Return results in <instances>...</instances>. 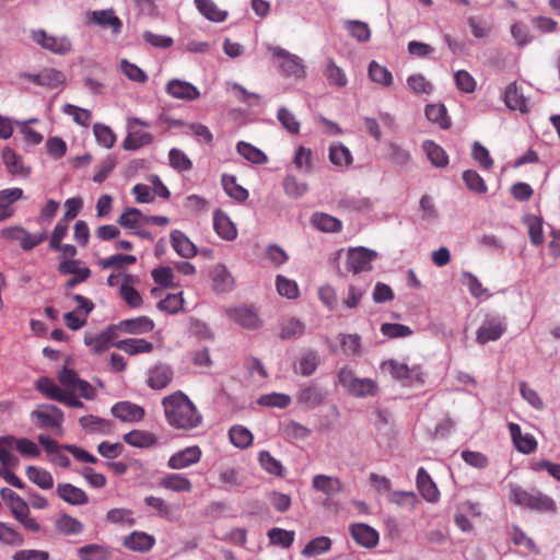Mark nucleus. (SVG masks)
<instances>
[{
    "mask_svg": "<svg viewBox=\"0 0 560 560\" xmlns=\"http://www.w3.org/2000/svg\"><path fill=\"white\" fill-rule=\"evenodd\" d=\"M425 117L442 129L451 128L452 121L447 115V109L443 104H429L425 106Z\"/></svg>",
    "mask_w": 560,
    "mask_h": 560,
    "instance_id": "c9c22d12",
    "label": "nucleus"
},
{
    "mask_svg": "<svg viewBox=\"0 0 560 560\" xmlns=\"http://www.w3.org/2000/svg\"><path fill=\"white\" fill-rule=\"evenodd\" d=\"M89 24H96L102 27H109L114 34L121 31L122 22L115 14L113 9L92 11L86 14Z\"/></svg>",
    "mask_w": 560,
    "mask_h": 560,
    "instance_id": "f3484780",
    "label": "nucleus"
},
{
    "mask_svg": "<svg viewBox=\"0 0 560 560\" xmlns=\"http://www.w3.org/2000/svg\"><path fill=\"white\" fill-rule=\"evenodd\" d=\"M32 38L43 48L55 54L65 55L71 50V42L67 37H55L45 31L38 30L32 33Z\"/></svg>",
    "mask_w": 560,
    "mask_h": 560,
    "instance_id": "f8f14e48",
    "label": "nucleus"
},
{
    "mask_svg": "<svg viewBox=\"0 0 560 560\" xmlns=\"http://www.w3.org/2000/svg\"><path fill=\"white\" fill-rule=\"evenodd\" d=\"M161 488L175 492H189L192 488L191 481L180 474H167L159 481Z\"/></svg>",
    "mask_w": 560,
    "mask_h": 560,
    "instance_id": "2f4dec72",
    "label": "nucleus"
},
{
    "mask_svg": "<svg viewBox=\"0 0 560 560\" xmlns=\"http://www.w3.org/2000/svg\"><path fill=\"white\" fill-rule=\"evenodd\" d=\"M339 383L355 397L374 396L377 393V384L372 378L355 377L349 368H342L338 373Z\"/></svg>",
    "mask_w": 560,
    "mask_h": 560,
    "instance_id": "7ed1b4c3",
    "label": "nucleus"
},
{
    "mask_svg": "<svg viewBox=\"0 0 560 560\" xmlns=\"http://www.w3.org/2000/svg\"><path fill=\"white\" fill-rule=\"evenodd\" d=\"M26 476L33 483L44 490H48L54 487V478L51 474L42 467L28 466L26 468Z\"/></svg>",
    "mask_w": 560,
    "mask_h": 560,
    "instance_id": "49530a36",
    "label": "nucleus"
},
{
    "mask_svg": "<svg viewBox=\"0 0 560 560\" xmlns=\"http://www.w3.org/2000/svg\"><path fill=\"white\" fill-rule=\"evenodd\" d=\"M260 467L269 475L284 477L285 468L280 460L276 459L268 451H260L258 454Z\"/></svg>",
    "mask_w": 560,
    "mask_h": 560,
    "instance_id": "a18cd8bd",
    "label": "nucleus"
},
{
    "mask_svg": "<svg viewBox=\"0 0 560 560\" xmlns=\"http://www.w3.org/2000/svg\"><path fill=\"white\" fill-rule=\"evenodd\" d=\"M463 180L466 186L477 194L487 192V185L483 178L474 170H467L463 173Z\"/></svg>",
    "mask_w": 560,
    "mask_h": 560,
    "instance_id": "774afa93",
    "label": "nucleus"
},
{
    "mask_svg": "<svg viewBox=\"0 0 560 560\" xmlns=\"http://www.w3.org/2000/svg\"><path fill=\"white\" fill-rule=\"evenodd\" d=\"M369 77L373 82L385 88H388L393 84L392 72L386 67L374 60L369 65Z\"/></svg>",
    "mask_w": 560,
    "mask_h": 560,
    "instance_id": "09e8293b",
    "label": "nucleus"
},
{
    "mask_svg": "<svg viewBox=\"0 0 560 560\" xmlns=\"http://www.w3.org/2000/svg\"><path fill=\"white\" fill-rule=\"evenodd\" d=\"M79 422L83 429L93 433L97 432L102 434H108L114 429V424L109 420L92 415L81 417Z\"/></svg>",
    "mask_w": 560,
    "mask_h": 560,
    "instance_id": "4c0bfd02",
    "label": "nucleus"
},
{
    "mask_svg": "<svg viewBox=\"0 0 560 560\" xmlns=\"http://www.w3.org/2000/svg\"><path fill=\"white\" fill-rule=\"evenodd\" d=\"M114 346L130 355L149 353L153 350V343L144 339H125L116 342Z\"/></svg>",
    "mask_w": 560,
    "mask_h": 560,
    "instance_id": "a19ab883",
    "label": "nucleus"
},
{
    "mask_svg": "<svg viewBox=\"0 0 560 560\" xmlns=\"http://www.w3.org/2000/svg\"><path fill=\"white\" fill-rule=\"evenodd\" d=\"M57 494L72 505H83L89 502L85 491L71 483H59L57 486Z\"/></svg>",
    "mask_w": 560,
    "mask_h": 560,
    "instance_id": "a878e982",
    "label": "nucleus"
},
{
    "mask_svg": "<svg viewBox=\"0 0 560 560\" xmlns=\"http://www.w3.org/2000/svg\"><path fill=\"white\" fill-rule=\"evenodd\" d=\"M15 438L12 435L0 436V463L2 469L16 468L20 464L19 458L12 454Z\"/></svg>",
    "mask_w": 560,
    "mask_h": 560,
    "instance_id": "7c9ffc66",
    "label": "nucleus"
},
{
    "mask_svg": "<svg viewBox=\"0 0 560 560\" xmlns=\"http://www.w3.org/2000/svg\"><path fill=\"white\" fill-rule=\"evenodd\" d=\"M213 229L225 241H233L237 236V230L230 217L218 209L213 212Z\"/></svg>",
    "mask_w": 560,
    "mask_h": 560,
    "instance_id": "4be33fe9",
    "label": "nucleus"
},
{
    "mask_svg": "<svg viewBox=\"0 0 560 560\" xmlns=\"http://www.w3.org/2000/svg\"><path fill=\"white\" fill-rule=\"evenodd\" d=\"M56 529L67 536L79 535L83 532V524L68 514L60 515L55 522Z\"/></svg>",
    "mask_w": 560,
    "mask_h": 560,
    "instance_id": "de8ad7c7",
    "label": "nucleus"
},
{
    "mask_svg": "<svg viewBox=\"0 0 560 560\" xmlns=\"http://www.w3.org/2000/svg\"><path fill=\"white\" fill-rule=\"evenodd\" d=\"M509 430L516 450L523 454H532L537 448V441L532 434H523L517 423L510 422Z\"/></svg>",
    "mask_w": 560,
    "mask_h": 560,
    "instance_id": "412c9836",
    "label": "nucleus"
},
{
    "mask_svg": "<svg viewBox=\"0 0 560 560\" xmlns=\"http://www.w3.org/2000/svg\"><path fill=\"white\" fill-rule=\"evenodd\" d=\"M294 532L293 530H285L282 528H271L268 532L269 540L272 545H278L283 548H289L294 541Z\"/></svg>",
    "mask_w": 560,
    "mask_h": 560,
    "instance_id": "e2e57ef3",
    "label": "nucleus"
},
{
    "mask_svg": "<svg viewBox=\"0 0 560 560\" xmlns=\"http://www.w3.org/2000/svg\"><path fill=\"white\" fill-rule=\"evenodd\" d=\"M277 118L282 127L292 135L300 132L301 124L295 115L285 107H280L277 113Z\"/></svg>",
    "mask_w": 560,
    "mask_h": 560,
    "instance_id": "052dcab7",
    "label": "nucleus"
},
{
    "mask_svg": "<svg viewBox=\"0 0 560 560\" xmlns=\"http://www.w3.org/2000/svg\"><path fill=\"white\" fill-rule=\"evenodd\" d=\"M0 541L9 546H21L24 544V536L13 526L0 522Z\"/></svg>",
    "mask_w": 560,
    "mask_h": 560,
    "instance_id": "4d7b16f0",
    "label": "nucleus"
},
{
    "mask_svg": "<svg viewBox=\"0 0 560 560\" xmlns=\"http://www.w3.org/2000/svg\"><path fill=\"white\" fill-rule=\"evenodd\" d=\"M229 316L238 325L248 329H256L261 325L257 313L246 306L235 307L228 311Z\"/></svg>",
    "mask_w": 560,
    "mask_h": 560,
    "instance_id": "b1692460",
    "label": "nucleus"
},
{
    "mask_svg": "<svg viewBox=\"0 0 560 560\" xmlns=\"http://www.w3.org/2000/svg\"><path fill=\"white\" fill-rule=\"evenodd\" d=\"M31 417L34 423L40 429L55 430L62 433L63 412L54 405H42L33 410Z\"/></svg>",
    "mask_w": 560,
    "mask_h": 560,
    "instance_id": "20e7f679",
    "label": "nucleus"
},
{
    "mask_svg": "<svg viewBox=\"0 0 560 560\" xmlns=\"http://www.w3.org/2000/svg\"><path fill=\"white\" fill-rule=\"evenodd\" d=\"M318 364V353L314 350H308L303 353L299 360V372L303 376H310L316 371Z\"/></svg>",
    "mask_w": 560,
    "mask_h": 560,
    "instance_id": "6e6d98bb",
    "label": "nucleus"
},
{
    "mask_svg": "<svg viewBox=\"0 0 560 560\" xmlns=\"http://www.w3.org/2000/svg\"><path fill=\"white\" fill-rule=\"evenodd\" d=\"M511 501L516 505L538 511L556 512V502L547 494L540 491H527L520 486H511Z\"/></svg>",
    "mask_w": 560,
    "mask_h": 560,
    "instance_id": "f03ea898",
    "label": "nucleus"
},
{
    "mask_svg": "<svg viewBox=\"0 0 560 560\" xmlns=\"http://www.w3.org/2000/svg\"><path fill=\"white\" fill-rule=\"evenodd\" d=\"M112 413L115 418L130 423L140 422L145 416V411L141 406L130 401L116 402L112 407Z\"/></svg>",
    "mask_w": 560,
    "mask_h": 560,
    "instance_id": "a211bd4d",
    "label": "nucleus"
},
{
    "mask_svg": "<svg viewBox=\"0 0 560 560\" xmlns=\"http://www.w3.org/2000/svg\"><path fill=\"white\" fill-rule=\"evenodd\" d=\"M124 441L135 447L147 448L156 444V436L149 431L132 430L124 435Z\"/></svg>",
    "mask_w": 560,
    "mask_h": 560,
    "instance_id": "f704fd0d",
    "label": "nucleus"
},
{
    "mask_svg": "<svg viewBox=\"0 0 560 560\" xmlns=\"http://www.w3.org/2000/svg\"><path fill=\"white\" fill-rule=\"evenodd\" d=\"M173 376L174 373L171 366L166 364H158L150 369L147 384L152 389L161 390L171 384Z\"/></svg>",
    "mask_w": 560,
    "mask_h": 560,
    "instance_id": "aec40b11",
    "label": "nucleus"
},
{
    "mask_svg": "<svg viewBox=\"0 0 560 560\" xmlns=\"http://www.w3.org/2000/svg\"><path fill=\"white\" fill-rule=\"evenodd\" d=\"M430 162L436 167H444L448 164V155L445 150L432 140H425L422 144Z\"/></svg>",
    "mask_w": 560,
    "mask_h": 560,
    "instance_id": "ea45409f",
    "label": "nucleus"
},
{
    "mask_svg": "<svg viewBox=\"0 0 560 560\" xmlns=\"http://www.w3.org/2000/svg\"><path fill=\"white\" fill-rule=\"evenodd\" d=\"M329 160L338 167H347L353 162L350 150L340 142H335L330 145Z\"/></svg>",
    "mask_w": 560,
    "mask_h": 560,
    "instance_id": "37998d69",
    "label": "nucleus"
},
{
    "mask_svg": "<svg viewBox=\"0 0 560 560\" xmlns=\"http://www.w3.org/2000/svg\"><path fill=\"white\" fill-rule=\"evenodd\" d=\"M40 86H45L47 89H57L61 86L65 81V74L52 68H45L39 72Z\"/></svg>",
    "mask_w": 560,
    "mask_h": 560,
    "instance_id": "5fc2aeb1",
    "label": "nucleus"
},
{
    "mask_svg": "<svg viewBox=\"0 0 560 560\" xmlns=\"http://www.w3.org/2000/svg\"><path fill=\"white\" fill-rule=\"evenodd\" d=\"M305 332V324L296 317L283 318L280 324V338L292 339L303 336Z\"/></svg>",
    "mask_w": 560,
    "mask_h": 560,
    "instance_id": "58836bf2",
    "label": "nucleus"
},
{
    "mask_svg": "<svg viewBox=\"0 0 560 560\" xmlns=\"http://www.w3.org/2000/svg\"><path fill=\"white\" fill-rule=\"evenodd\" d=\"M339 340L345 353L352 355L361 353V337L358 334H340Z\"/></svg>",
    "mask_w": 560,
    "mask_h": 560,
    "instance_id": "69168bd1",
    "label": "nucleus"
},
{
    "mask_svg": "<svg viewBox=\"0 0 560 560\" xmlns=\"http://www.w3.org/2000/svg\"><path fill=\"white\" fill-rule=\"evenodd\" d=\"M161 405L167 424L174 430L188 432L197 429L202 423L201 412L182 390L165 396Z\"/></svg>",
    "mask_w": 560,
    "mask_h": 560,
    "instance_id": "f257e3e1",
    "label": "nucleus"
},
{
    "mask_svg": "<svg viewBox=\"0 0 560 560\" xmlns=\"http://www.w3.org/2000/svg\"><path fill=\"white\" fill-rule=\"evenodd\" d=\"M417 488L427 501L436 502L439 500V489L423 467H420L417 472Z\"/></svg>",
    "mask_w": 560,
    "mask_h": 560,
    "instance_id": "393cba45",
    "label": "nucleus"
},
{
    "mask_svg": "<svg viewBox=\"0 0 560 560\" xmlns=\"http://www.w3.org/2000/svg\"><path fill=\"white\" fill-rule=\"evenodd\" d=\"M352 538L365 548H373L378 544V533L371 526L358 523L350 527Z\"/></svg>",
    "mask_w": 560,
    "mask_h": 560,
    "instance_id": "5701e85b",
    "label": "nucleus"
},
{
    "mask_svg": "<svg viewBox=\"0 0 560 560\" xmlns=\"http://www.w3.org/2000/svg\"><path fill=\"white\" fill-rule=\"evenodd\" d=\"M222 186L224 191L236 201H245L248 198V191L236 183L233 175L224 174L222 176Z\"/></svg>",
    "mask_w": 560,
    "mask_h": 560,
    "instance_id": "603ef678",
    "label": "nucleus"
},
{
    "mask_svg": "<svg viewBox=\"0 0 560 560\" xmlns=\"http://www.w3.org/2000/svg\"><path fill=\"white\" fill-rule=\"evenodd\" d=\"M213 289L217 292L230 291L234 285V279L231 272L223 265L215 266L211 271Z\"/></svg>",
    "mask_w": 560,
    "mask_h": 560,
    "instance_id": "473e14b6",
    "label": "nucleus"
},
{
    "mask_svg": "<svg viewBox=\"0 0 560 560\" xmlns=\"http://www.w3.org/2000/svg\"><path fill=\"white\" fill-rule=\"evenodd\" d=\"M268 49L272 57L279 60V67L287 77H294L295 79L305 77V68L299 56L290 54L288 50L278 46H271Z\"/></svg>",
    "mask_w": 560,
    "mask_h": 560,
    "instance_id": "39448f33",
    "label": "nucleus"
},
{
    "mask_svg": "<svg viewBox=\"0 0 560 560\" xmlns=\"http://www.w3.org/2000/svg\"><path fill=\"white\" fill-rule=\"evenodd\" d=\"M116 331H122L131 335L147 334L153 330L154 323L148 316H139L130 319H122L114 325Z\"/></svg>",
    "mask_w": 560,
    "mask_h": 560,
    "instance_id": "6ab92c4d",
    "label": "nucleus"
},
{
    "mask_svg": "<svg viewBox=\"0 0 560 560\" xmlns=\"http://www.w3.org/2000/svg\"><path fill=\"white\" fill-rule=\"evenodd\" d=\"M136 126L149 127L150 125L137 117L129 119V132L122 142V148L125 150H138L153 141V136L151 133L138 130L136 129Z\"/></svg>",
    "mask_w": 560,
    "mask_h": 560,
    "instance_id": "0eeeda50",
    "label": "nucleus"
},
{
    "mask_svg": "<svg viewBox=\"0 0 560 560\" xmlns=\"http://www.w3.org/2000/svg\"><path fill=\"white\" fill-rule=\"evenodd\" d=\"M58 271L62 275L73 276L66 282V289H73L91 277V270L88 267H80V261L74 259L62 260L58 265Z\"/></svg>",
    "mask_w": 560,
    "mask_h": 560,
    "instance_id": "1a4fd4ad",
    "label": "nucleus"
},
{
    "mask_svg": "<svg viewBox=\"0 0 560 560\" xmlns=\"http://www.w3.org/2000/svg\"><path fill=\"white\" fill-rule=\"evenodd\" d=\"M36 389L40 392L43 395H45L47 398L58 401L60 396L63 393V389H61L51 378L49 377H40L37 380Z\"/></svg>",
    "mask_w": 560,
    "mask_h": 560,
    "instance_id": "13d9d810",
    "label": "nucleus"
},
{
    "mask_svg": "<svg viewBox=\"0 0 560 560\" xmlns=\"http://www.w3.org/2000/svg\"><path fill=\"white\" fill-rule=\"evenodd\" d=\"M382 368L387 370L390 375L398 381L423 383V373L418 365L408 366L396 360H388L383 363Z\"/></svg>",
    "mask_w": 560,
    "mask_h": 560,
    "instance_id": "6e6552de",
    "label": "nucleus"
},
{
    "mask_svg": "<svg viewBox=\"0 0 560 560\" xmlns=\"http://www.w3.org/2000/svg\"><path fill=\"white\" fill-rule=\"evenodd\" d=\"M381 332L389 338H404L412 335L410 327L397 323H384L381 325Z\"/></svg>",
    "mask_w": 560,
    "mask_h": 560,
    "instance_id": "338daca9",
    "label": "nucleus"
},
{
    "mask_svg": "<svg viewBox=\"0 0 560 560\" xmlns=\"http://www.w3.org/2000/svg\"><path fill=\"white\" fill-rule=\"evenodd\" d=\"M529 238L533 245L539 246L544 243L542 219L530 215L526 219Z\"/></svg>",
    "mask_w": 560,
    "mask_h": 560,
    "instance_id": "0e129e2a",
    "label": "nucleus"
},
{
    "mask_svg": "<svg viewBox=\"0 0 560 560\" xmlns=\"http://www.w3.org/2000/svg\"><path fill=\"white\" fill-rule=\"evenodd\" d=\"M312 486L316 491H320L326 495H335L342 491V482L338 477L327 475H315L312 480Z\"/></svg>",
    "mask_w": 560,
    "mask_h": 560,
    "instance_id": "c85d7f7f",
    "label": "nucleus"
},
{
    "mask_svg": "<svg viewBox=\"0 0 560 560\" xmlns=\"http://www.w3.org/2000/svg\"><path fill=\"white\" fill-rule=\"evenodd\" d=\"M331 547L329 537L320 536L312 539L303 549L302 553L306 557H314L327 552Z\"/></svg>",
    "mask_w": 560,
    "mask_h": 560,
    "instance_id": "bf43d9fd",
    "label": "nucleus"
},
{
    "mask_svg": "<svg viewBox=\"0 0 560 560\" xmlns=\"http://www.w3.org/2000/svg\"><path fill=\"white\" fill-rule=\"evenodd\" d=\"M117 222L125 229L137 230L145 225V215L137 208H127Z\"/></svg>",
    "mask_w": 560,
    "mask_h": 560,
    "instance_id": "79ce46f5",
    "label": "nucleus"
},
{
    "mask_svg": "<svg viewBox=\"0 0 560 560\" xmlns=\"http://www.w3.org/2000/svg\"><path fill=\"white\" fill-rule=\"evenodd\" d=\"M376 258V253L365 247L350 248L347 253V270L357 275L369 271L372 268V261Z\"/></svg>",
    "mask_w": 560,
    "mask_h": 560,
    "instance_id": "423d86ee",
    "label": "nucleus"
},
{
    "mask_svg": "<svg viewBox=\"0 0 560 560\" xmlns=\"http://www.w3.org/2000/svg\"><path fill=\"white\" fill-rule=\"evenodd\" d=\"M116 338V327H114V325H109L100 334H86L84 337V343L91 348L93 353L100 354L108 350Z\"/></svg>",
    "mask_w": 560,
    "mask_h": 560,
    "instance_id": "ddd939ff",
    "label": "nucleus"
},
{
    "mask_svg": "<svg viewBox=\"0 0 560 560\" xmlns=\"http://www.w3.org/2000/svg\"><path fill=\"white\" fill-rule=\"evenodd\" d=\"M1 159L5 165L7 172L11 176H20L26 178L31 175L32 168L24 164L23 159L14 150L5 147L2 150Z\"/></svg>",
    "mask_w": 560,
    "mask_h": 560,
    "instance_id": "dca6fc26",
    "label": "nucleus"
},
{
    "mask_svg": "<svg viewBox=\"0 0 560 560\" xmlns=\"http://www.w3.org/2000/svg\"><path fill=\"white\" fill-rule=\"evenodd\" d=\"M506 327L498 317H487L477 330L476 340L480 345L495 341L505 332Z\"/></svg>",
    "mask_w": 560,
    "mask_h": 560,
    "instance_id": "9b49d317",
    "label": "nucleus"
},
{
    "mask_svg": "<svg viewBox=\"0 0 560 560\" xmlns=\"http://www.w3.org/2000/svg\"><path fill=\"white\" fill-rule=\"evenodd\" d=\"M196 5L200 13L213 22H223L228 13L217 7L212 0H196Z\"/></svg>",
    "mask_w": 560,
    "mask_h": 560,
    "instance_id": "8fccbe9b",
    "label": "nucleus"
},
{
    "mask_svg": "<svg viewBox=\"0 0 560 560\" xmlns=\"http://www.w3.org/2000/svg\"><path fill=\"white\" fill-rule=\"evenodd\" d=\"M165 92L173 98L182 101H195L200 96L199 90L194 84L179 79L170 80Z\"/></svg>",
    "mask_w": 560,
    "mask_h": 560,
    "instance_id": "2eb2a0df",
    "label": "nucleus"
},
{
    "mask_svg": "<svg viewBox=\"0 0 560 560\" xmlns=\"http://www.w3.org/2000/svg\"><path fill=\"white\" fill-rule=\"evenodd\" d=\"M311 222L317 230L326 233L340 232L342 229V223L339 219L323 212L314 213Z\"/></svg>",
    "mask_w": 560,
    "mask_h": 560,
    "instance_id": "72a5a7b5",
    "label": "nucleus"
},
{
    "mask_svg": "<svg viewBox=\"0 0 560 560\" xmlns=\"http://www.w3.org/2000/svg\"><path fill=\"white\" fill-rule=\"evenodd\" d=\"M122 546L133 552L147 553L155 546V538L145 532L135 530L124 537Z\"/></svg>",
    "mask_w": 560,
    "mask_h": 560,
    "instance_id": "4468645a",
    "label": "nucleus"
},
{
    "mask_svg": "<svg viewBox=\"0 0 560 560\" xmlns=\"http://www.w3.org/2000/svg\"><path fill=\"white\" fill-rule=\"evenodd\" d=\"M325 75L330 84L338 88H343L348 83L345 71L338 67L331 58L327 61Z\"/></svg>",
    "mask_w": 560,
    "mask_h": 560,
    "instance_id": "680f3d73",
    "label": "nucleus"
},
{
    "mask_svg": "<svg viewBox=\"0 0 560 560\" xmlns=\"http://www.w3.org/2000/svg\"><path fill=\"white\" fill-rule=\"evenodd\" d=\"M132 277L125 276V282L120 285L119 293L121 299L132 308H138L142 305V296L132 285L129 284Z\"/></svg>",
    "mask_w": 560,
    "mask_h": 560,
    "instance_id": "3c124183",
    "label": "nucleus"
},
{
    "mask_svg": "<svg viewBox=\"0 0 560 560\" xmlns=\"http://www.w3.org/2000/svg\"><path fill=\"white\" fill-rule=\"evenodd\" d=\"M171 244L174 250L184 258H191L197 254L195 244L182 231L175 230L171 233Z\"/></svg>",
    "mask_w": 560,
    "mask_h": 560,
    "instance_id": "c756f323",
    "label": "nucleus"
},
{
    "mask_svg": "<svg viewBox=\"0 0 560 560\" xmlns=\"http://www.w3.org/2000/svg\"><path fill=\"white\" fill-rule=\"evenodd\" d=\"M236 150L244 159L252 163L264 164L267 162L266 154L250 143L240 141L236 145Z\"/></svg>",
    "mask_w": 560,
    "mask_h": 560,
    "instance_id": "864d4df0",
    "label": "nucleus"
},
{
    "mask_svg": "<svg viewBox=\"0 0 560 560\" xmlns=\"http://www.w3.org/2000/svg\"><path fill=\"white\" fill-rule=\"evenodd\" d=\"M324 393L317 385H307L300 389L296 399L300 404L314 408L323 402Z\"/></svg>",
    "mask_w": 560,
    "mask_h": 560,
    "instance_id": "e433bc0d",
    "label": "nucleus"
},
{
    "mask_svg": "<svg viewBox=\"0 0 560 560\" xmlns=\"http://www.w3.org/2000/svg\"><path fill=\"white\" fill-rule=\"evenodd\" d=\"M202 451L198 445L187 446L174 453L167 460V466L174 470H180L200 462Z\"/></svg>",
    "mask_w": 560,
    "mask_h": 560,
    "instance_id": "9d476101",
    "label": "nucleus"
},
{
    "mask_svg": "<svg viewBox=\"0 0 560 560\" xmlns=\"http://www.w3.org/2000/svg\"><path fill=\"white\" fill-rule=\"evenodd\" d=\"M504 103L512 110L528 112L527 98L520 92L516 82L510 83L504 92Z\"/></svg>",
    "mask_w": 560,
    "mask_h": 560,
    "instance_id": "cd10ccee",
    "label": "nucleus"
},
{
    "mask_svg": "<svg viewBox=\"0 0 560 560\" xmlns=\"http://www.w3.org/2000/svg\"><path fill=\"white\" fill-rule=\"evenodd\" d=\"M112 553L109 546L101 544L84 545L77 550L80 560H109Z\"/></svg>",
    "mask_w": 560,
    "mask_h": 560,
    "instance_id": "bb28decb",
    "label": "nucleus"
},
{
    "mask_svg": "<svg viewBox=\"0 0 560 560\" xmlns=\"http://www.w3.org/2000/svg\"><path fill=\"white\" fill-rule=\"evenodd\" d=\"M229 439L235 447L245 450L253 444L254 435L247 428L236 424L229 430Z\"/></svg>",
    "mask_w": 560,
    "mask_h": 560,
    "instance_id": "c03bdc74",
    "label": "nucleus"
}]
</instances>
